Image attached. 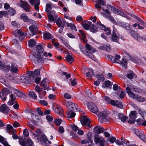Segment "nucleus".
I'll return each mask as SVG.
<instances>
[{
    "label": "nucleus",
    "mask_w": 146,
    "mask_h": 146,
    "mask_svg": "<svg viewBox=\"0 0 146 146\" xmlns=\"http://www.w3.org/2000/svg\"><path fill=\"white\" fill-rule=\"evenodd\" d=\"M53 59H49L46 58H42L41 57L40 54L37 55L34 60L36 64H42L45 62L46 63H48L49 61H54Z\"/></svg>",
    "instance_id": "f257e3e1"
},
{
    "label": "nucleus",
    "mask_w": 146,
    "mask_h": 146,
    "mask_svg": "<svg viewBox=\"0 0 146 146\" xmlns=\"http://www.w3.org/2000/svg\"><path fill=\"white\" fill-rule=\"evenodd\" d=\"M6 70H10L12 74H16L19 71L18 68V66L14 62H11V65H7Z\"/></svg>",
    "instance_id": "f03ea898"
},
{
    "label": "nucleus",
    "mask_w": 146,
    "mask_h": 146,
    "mask_svg": "<svg viewBox=\"0 0 146 146\" xmlns=\"http://www.w3.org/2000/svg\"><path fill=\"white\" fill-rule=\"evenodd\" d=\"M108 115V113L105 111L102 112L98 114V120L99 121L102 123L106 121L109 120V118L107 117Z\"/></svg>",
    "instance_id": "7ed1b4c3"
},
{
    "label": "nucleus",
    "mask_w": 146,
    "mask_h": 146,
    "mask_svg": "<svg viewBox=\"0 0 146 146\" xmlns=\"http://www.w3.org/2000/svg\"><path fill=\"white\" fill-rule=\"evenodd\" d=\"M88 109L94 113H96L98 111V109L97 106L92 102H89L87 104Z\"/></svg>",
    "instance_id": "20e7f679"
},
{
    "label": "nucleus",
    "mask_w": 146,
    "mask_h": 146,
    "mask_svg": "<svg viewBox=\"0 0 146 146\" xmlns=\"http://www.w3.org/2000/svg\"><path fill=\"white\" fill-rule=\"evenodd\" d=\"M131 35L138 41L142 42L143 41L146 42V38L144 36L141 37L140 36L138 33L133 31L130 32Z\"/></svg>",
    "instance_id": "39448f33"
},
{
    "label": "nucleus",
    "mask_w": 146,
    "mask_h": 146,
    "mask_svg": "<svg viewBox=\"0 0 146 146\" xmlns=\"http://www.w3.org/2000/svg\"><path fill=\"white\" fill-rule=\"evenodd\" d=\"M129 119L128 122L131 124L134 123L136 121L135 119L137 117V113L136 111H132L130 112L129 115Z\"/></svg>",
    "instance_id": "423d86ee"
},
{
    "label": "nucleus",
    "mask_w": 146,
    "mask_h": 146,
    "mask_svg": "<svg viewBox=\"0 0 146 146\" xmlns=\"http://www.w3.org/2000/svg\"><path fill=\"white\" fill-rule=\"evenodd\" d=\"M80 122L83 126H87L89 128L90 127V120L87 118L85 115H84L81 117Z\"/></svg>",
    "instance_id": "0eeeda50"
},
{
    "label": "nucleus",
    "mask_w": 146,
    "mask_h": 146,
    "mask_svg": "<svg viewBox=\"0 0 146 146\" xmlns=\"http://www.w3.org/2000/svg\"><path fill=\"white\" fill-rule=\"evenodd\" d=\"M82 47L80 48L81 51L86 55L88 57L94 60H96L94 56L90 52L87 51L86 47L82 46Z\"/></svg>",
    "instance_id": "6e6552de"
},
{
    "label": "nucleus",
    "mask_w": 146,
    "mask_h": 146,
    "mask_svg": "<svg viewBox=\"0 0 146 146\" xmlns=\"http://www.w3.org/2000/svg\"><path fill=\"white\" fill-rule=\"evenodd\" d=\"M96 26L99 29L104 30L107 35H109L111 34V31L110 28L108 27L106 28L105 26L102 23L98 22L96 24Z\"/></svg>",
    "instance_id": "1a4fd4ad"
},
{
    "label": "nucleus",
    "mask_w": 146,
    "mask_h": 146,
    "mask_svg": "<svg viewBox=\"0 0 146 146\" xmlns=\"http://www.w3.org/2000/svg\"><path fill=\"white\" fill-rule=\"evenodd\" d=\"M40 69H36L34 71H30L28 72L27 74L29 76L33 79L35 77L38 76L40 75Z\"/></svg>",
    "instance_id": "9d476101"
},
{
    "label": "nucleus",
    "mask_w": 146,
    "mask_h": 146,
    "mask_svg": "<svg viewBox=\"0 0 146 146\" xmlns=\"http://www.w3.org/2000/svg\"><path fill=\"white\" fill-rule=\"evenodd\" d=\"M32 80H33V79L31 78L29 76H22L20 77L19 81L20 82L25 84H29L31 82Z\"/></svg>",
    "instance_id": "9b49d317"
},
{
    "label": "nucleus",
    "mask_w": 146,
    "mask_h": 146,
    "mask_svg": "<svg viewBox=\"0 0 146 146\" xmlns=\"http://www.w3.org/2000/svg\"><path fill=\"white\" fill-rule=\"evenodd\" d=\"M68 104H69V106H68V108L70 110L76 111H82L80 110V108H78V106L76 104L70 102H68Z\"/></svg>",
    "instance_id": "f8f14e48"
},
{
    "label": "nucleus",
    "mask_w": 146,
    "mask_h": 146,
    "mask_svg": "<svg viewBox=\"0 0 146 146\" xmlns=\"http://www.w3.org/2000/svg\"><path fill=\"white\" fill-rule=\"evenodd\" d=\"M107 7L115 14L121 15H122L123 16H124L125 15V14L123 12H121L120 11L111 5H108L107 6Z\"/></svg>",
    "instance_id": "ddd939ff"
},
{
    "label": "nucleus",
    "mask_w": 146,
    "mask_h": 146,
    "mask_svg": "<svg viewBox=\"0 0 146 146\" xmlns=\"http://www.w3.org/2000/svg\"><path fill=\"white\" fill-rule=\"evenodd\" d=\"M48 80L47 78H44L41 81L40 85L42 86L44 90H46L47 91H49L51 90L50 88L49 87V85L47 83Z\"/></svg>",
    "instance_id": "4468645a"
},
{
    "label": "nucleus",
    "mask_w": 146,
    "mask_h": 146,
    "mask_svg": "<svg viewBox=\"0 0 146 146\" xmlns=\"http://www.w3.org/2000/svg\"><path fill=\"white\" fill-rule=\"evenodd\" d=\"M20 18L25 22H31L32 23H34L35 22V21L29 19L27 15L25 13L21 14L20 16Z\"/></svg>",
    "instance_id": "2eb2a0df"
},
{
    "label": "nucleus",
    "mask_w": 146,
    "mask_h": 146,
    "mask_svg": "<svg viewBox=\"0 0 146 146\" xmlns=\"http://www.w3.org/2000/svg\"><path fill=\"white\" fill-rule=\"evenodd\" d=\"M0 110L1 112L6 114L8 113L9 109L5 104H2L0 107Z\"/></svg>",
    "instance_id": "dca6fc26"
},
{
    "label": "nucleus",
    "mask_w": 146,
    "mask_h": 146,
    "mask_svg": "<svg viewBox=\"0 0 146 146\" xmlns=\"http://www.w3.org/2000/svg\"><path fill=\"white\" fill-rule=\"evenodd\" d=\"M10 99L7 103L8 104L9 106L13 105L14 103H16V98L13 94L10 96Z\"/></svg>",
    "instance_id": "f3484780"
},
{
    "label": "nucleus",
    "mask_w": 146,
    "mask_h": 146,
    "mask_svg": "<svg viewBox=\"0 0 146 146\" xmlns=\"http://www.w3.org/2000/svg\"><path fill=\"white\" fill-rule=\"evenodd\" d=\"M29 29L32 33V35L33 36L36 34L38 30V27L35 25H33L29 27Z\"/></svg>",
    "instance_id": "a211bd4d"
},
{
    "label": "nucleus",
    "mask_w": 146,
    "mask_h": 146,
    "mask_svg": "<svg viewBox=\"0 0 146 146\" xmlns=\"http://www.w3.org/2000/svg\"><path fill=\"white\" fill-rule=\"evenodd\" d=\"M42 44H39L36 45V51L39 54L42 53L44 51V48Z\"/></svg>",
    "instance_id": "6ab92c4d"
},
{
    "label": "nucleus",
    "mask_w": 146,
    "mask_h": 146,
    "mask_svg": "<svg viewBox=\"0 0 146 146\" xmlns=\"http://www.w3.org/2000/svg\"><path fill=\"white\" fill-rule=\"evenodd\" d=\"M125 89L126 91H137V90L139 91V90H138L137 88H136L132 84H128Z\"/></svg>",
    "instance_id": "aec40b11"
},
{
    "label": "nucleus",
    "mask_w": 146,
    "mask_h": 146,
    "mask_svg": "<svg viewBox=\"0 0 146 146\" xmlns=\"http://www.w3.org/2000/svg\"><path fill=\"white\" fill-rule=\"evenodd\" d=\"M43 35L44 38L45 40H49L53 37V36L48 32H44Z\"/></svg>",
    "instance_id": "412c9836"
},
{
    "label": "nucleus",
    "mask_w": 146,
    "mask_h": 146,
    "mask_svg": "<svg viewBox=\"0 0 146 146\" xmlns=\"http://www.w3.org/2000/svg\"><path fill=\"white\" fill-rule=\"evenodd\" d=\"M22 8H23L24 10L27 11H29L30 10L29 3L25 1H23L22 5H21Z\"/></svg>",
    "instance_id": "4be33fe9"
},
{
    "label": "nucleus",
    "mask_w": 146,
    "mask_h": 146,
    "mask_svg": "<svg viewBox=\"0 0 146 146\" xmlns=\"http://www.w3.org/2000/svg\"><path fill=\"white\" fill-rule=\"evenodd\" d=\"M117 62L122 65V68H123L125 69L127 67V62L126 59H123L121 61H118Z\"/></svg>",
    "instance_id": "5701e85b"
},
{
    "label": "nucleus",
    "mask_w": 146,
    "mask_h": 146,
    "mask_svg": "<svg viewBox=\"0 0 146 146\" xmlns=\"http://www.w3.org/2000/svg\"><path fill=\"white\" fill-rule=\"evenodd\" d=\"M37 139L41 142L45 143L48 141L47 137L44 135H42L41 136L38 137Z\"/></svg>",
    "instance_id": "b1692460"
},
{
    "label": "nucleus",
    "mask_w": 146,
    "mask_h": 146,
    "mask_svg": "<svg viewBox=\"0 0 146 146\" xmlns=\"http://www.w3.org/2000/svg\"><path fill=\"white\" fill-rule=\"evenodd\" d=\"M119 40V36L117 35L115 33L113 32L111 35V40L113 42H118Z\"/></svg>",
    "instance_id": "393cba45"
},
{
    "label": "nucleus",
    "mask_w": 146,
    "mask_h": 146,
    "mask_svg": "<svg viewBox=\"0 0 146 146\" xmlns=\"http://www.w3.org/2000/svg\"><path fill=\"white\" fill-rule=\"evenodd\" d=\"M100 49L103 50L108 52H109L110 50V46L108 44L107 45H104L102 46L99 47Z\"/></svg>",
    "instance_id": "a878e982"
},
{
    "label": "nucleus",
    "mask_w": 146,
    "mask_h": 146,
    "mask_svg": "<svg viewBox=\"0 0 146 146\" xmlns=\"http://www.w3.org/2000/svg\"><path fill=\"white\" fill-rule=\"evenodd\" d=\"M127 77L130 79H132L133 77H136V76L134 73L131 70L128 72L126 75Z\"/></svg>",
    "instance_id": "bb28decb"
},
{
    "label": "nucleus",
    "mask_w": 146,
    "mask_h": 146,
    "mask_svg": "<svg viewBox=\"0 0 146 146\" xmlns=\"http://www.w3.org/2000/svg\"><path fill=\"white\" fill-rule=\"evenodd\" d=\"M1 91H21L16 88V87H10L8 88H4Z\"/></svg>",
    "instance_id": "cd10ccee"
},
{
    "label": "nucleus",
    "mask_w": 146,
    "mask_h": 146,
    "mask_svg": "<svg viewBox=\"0 0 146 146\" xmlns=\"http://www.w3.org/2000/svg\"><path fill=\"white\" fill-rule=\"evenodd\" d=\"M103 139L102 137H100L99 135H96L94 137V141L95 143L97 144H98L101 140Z\"/></svg>",
    "instance_id": "c85d7f7f"
},
{
    "label": "nucleus",
    "mask_w": 146,
    "mask_h": 146,
    "mask_svg": "<svg viewBox=\"0 0 146 146\" xmlns=\"http://www.w3.org/2000/svg\"><path fill=\"white\" fill-rule=\"evenodd\" d=\"M56 22L58 26L60 27H61L62 28H64V24L59 18L57 19L56 20Z\"/></svg>",
    "instance_id": "c756f323"
},
{
    "label": "nucleus",
    "mask_w": 146,
    "mask_h": 146,
    "mask_svg": "<svg viewBox=\"0 0 146 146\" xmlns=\"http://www.w3.org/2000/svg\"><path fill=\"white\" fill-rule=\"evenodd\" d=\"M7 92H0V97L2 99V101H5L6 99V96L8 94Z\"/></svg>",
    "instance_id": "7c9ffc66"
},
{
    "label": "nucleus",
    "mask_w": 146,
    "mask_h": 146,
    "mask_svg": "<svg viewBox=\"0 0 146 146\" xmlns=\"http://www.w3.org/2000/svg\"><path fill=\"white\" fill-rule=\"evenodd\" d=\"M94 129H96V132L98 134H100L101 133H102L104 131V129L103 127H99L98 126H95L94 127Z\"/></svg>",
    "instance_id": "2f4dec72"
},
{
    "label": "nucleus",
    "mask_w": 146,
    "mask_h": 146,
    "mask_svg": "<svg viewBox=\"0 0 146 146\" xmlns=\"http://www.w3.org/2000/svg\"><path fill=\"white\" fill-rule=\"evenodd\" d=\"M66 58L67 61L70 64H71L74 61L73 57L70 54L66 55Z\"/></svg>",
    "instance_id": "473e14b6"
},
{
    "label": "nucleus",
    "mask_w": 146,
    "mask_h": 146,
    "mask_svg": "<svg viewBox=\"0 0 146 146\" xmlns=\"http://www.w3.org/2000/svg\"><path fill=\"white\" fill-rule=\"evenodd\" d=\"M76 115V113L72 111H69L67 113V117L68 118H72L74 117Z\"/></svg>",
    "instance_id": "72a5a7b5"
},
{
    "label": "nucleus",
    "mask_w": 146,
    "mask_h": 146,
    "mask_svg": "<svg viewBox=\"0 0 146 146\" xmlns=\"http://www.w3.org/2000/svg\"><path fill=\"white\" fill-rule=\"evenodd\" d=\"M28 96L30 98L33 99H36L37 98V96L34 92H29L28 94Z\"/></svg>",
    "instance_id": "f704fd0d"
},
{
    "label": "nucleus",
    "mask_w": 146,
    "mask_h": 146,
    "mask_svg": "<svg viewBox=\"0 0 146 146\" xmlns=\"http://www.w3.org/2000/svg\"><path fill=\"white\" fill-rule=\"evenodd\" d=\"M94 76L96 77L98 80L101 82H103L104 80V76L102 74H95L94 75Z\"/></svg>",
    "instance_id": "c9c22d12"
},
{
    "label": "nucleus",
    "mask_w": 146,
    "mask_h": 146,
    "mask_svg": "<svg viewBox=\"0 0 146 146\" xmlns=\"http://www.w3.org/2000/svg\"><path fill=\"white\" fill-rule=\"evenodd\" d=\"M67 26V27H70L71 29L72 30H74L75 31H77V29L76 27L75 26L74 24L66 23Z\"/></svg>",
    "instance_id": "e433bc0d"
},
{
    "label": "nucleus",
    "mask_w": 146,
    "mask_h": 146,
    "mask_svg": "<svg viewBox=\"0 0 146 146\" xmlns=\"http://www.w3.org/2000/svg\"><path fill=\"white\" fill-rule=\"evenodd\" d=\"M121 26L127 30H129L130 29V26L129 24L127 23H122L121 24Z\"/></svg>",
    "instance_id": "4c0bfd02"
},
{
    "label": "nucleus",
    "mask_w": 146,
    "mask_h": 146,
    "mask_svg": "<svg viewBox=\"0 0 146 146\" xmlns=\"http://www.w3.org/2000/svg\"><path fill=\"white\" fill-rule=\"evenodd\" d=\"M113 90L115 91H123L122 90V89L120 86H118L116 84H114L113 87Z\"/></svg>",
    "instance_id": "58836bf2"
},
{
    "label": "nucleus",
    "mask_w": 146,
    "mask_h": 146,
    "mask_svg": "<svg viewBox=\"0 0 146 146\" xmlns=\"http://www.w3.org/2000/svg\"><path fill=\"white\" fill-rule=\"evenodd\" d=\"M36 42L33 39H31L29 42V46L32 47L34 46L36 44Z\"/></svg>",
    "instance_id": "ea45409f"
},
{
    "label": "nucleus",
    "mask_w": 146,
    "mask_h": 146,
    "mask_svg": "<svg viewBox=\"0 0 146 146\" xmlns=\"http://www.w3.org/2000/svg\"><path fill=\"white\" fill-rule=\"evenodd\" d=\"M35 3L34 4V7L37 11H39V6L40 5V0H36Z\"/></svg>",
    "instance_id": "a19ab883"
},
{
    "label": "nucleus",
    "mask_w": 146,
    "mask_h": 146,
    "mask_svg": "<svg viewBox=\"0 0 146 146\" xmlns=\"http://www.w3.org/2000/svg\"><path fill=\"white\" fill-rule=\"evenodd\" d=\"M8 13L11 16L13 15L15 13V11L14 9L10 8L9 10Z\"/></svg>",
    "instance_id": "79ce46f5"
},
{
    "label": "nucleus",
    "mask_w": 146,
    "mask_h": 146,
    "mask_svg": "<svg viewBox=\"0 0 146 146\" xmlns=\"http://www.w3.org/2000/svg\"><path fill=\"white\" fill-rule=\"evenodd\" d=\"M129 96L133 99L136 98L137 97V95L134 94L133 92H126Z\"/></svg>",
    "instance_id": "37998d69"
},
{
    "label": "nucleus",
    "mask_w": 146,
    "mask_h": 146,
    "mask_svg": "<svg viewBox=\"0 0 146 146\" xmlns=\"http://www.w3.org/2000/svg\"><path fill=\"white\" fill-rule=\"evenodd\" d=\"M6 76L8 79L11 81L13 80L16 78L15 76L11 75L10 74H8L6 75Z\"/></svg>",
    "instance_id": "c03bdc74"
},
{
    "label": "nucleus",
    "mask_w": 146,
    "mask_h": 146,
    "mask_svg": "<svg viewBox=\"0 0 146 146\" xmlns=\"http://www.w3.org/2000/svg\"><path fill=\"white\" fill-rule=\"evenodd\" d=\"M82 0H75L76 4L80 6L83 7L84 5Z\"/></svg>",
    "instance_id": "a18cd8bd"
},
{
    "label": "nucleus",
    "mask_w": 146,
    "mask_h": 146,
    "mask_svg": "<svg viewBox=\"0 0 146 146\" xmlns=\"http://www.w3.org/2000/svg\"><path fill=\"white\" fill-rule=\"evenodd\" d=\"M97 28L94 25H92L90 27V31L92 32L95 33L97 31Z\"/></svg>",
    "instance_id": "49530a36"
},
{
    "label": "nucleus",
    "mask_w": 146,
    "mask_h": 146,
    "mask_svg": "<svg viewBox=\"0 0 146 146\" xmlns=\"http://www.w3.org/2000/svg\"><path fill=\"white\" fill-rule=\"evenodd\" d=\"M52 9L51 4L47 3L46 4V11L49 12Z\"/></svg>",
    "instance_id": "de8ad7c7"
},
{
    "label": "nucleus",
    "mask_w": 146,
    "mask_h": 146,
    "mask_svg": "<svg viewBox=\"0 0 146 146\" xmlns=\"http://www.w3.org/2000/svg\"><path fill=\"white\" fill-rule=\"evenodd\" d=\"M135 99L137 101L140 102H143L145 100L144 98L137 95V97H136Z\"/></svg>",
    "instance_id": "09e8293b"
},
{
    "label": "nucleus",
    "mask_w": 146,
    "mask_h": 146,
    "mask_svg": "<svg viewBox=\"0 0 146 146\" xmlns=\"http://www.w3.org/2000/svg\"><path fill=\"white\" fill-rule=\"evenodd\" d=\"M91 73L89 72H87L86 74V77H88L90 78H91L92 77V75L94 76V74L93 72V70L92 69L91 70Z\"/></svg>",
    "instance_id": "8fccbe9b"
},
{
    "label": "nucleus",
    "mask_w": 146,
    "mask_h": 146,
    "mask_svg": "<svg viewBox=\"0 0 146 146\" xmlns=\"http://www.w3.org/2000/svg\"><path fill=\"white\" fill-rule=\"evenodd\" d=\"M39 97L40 99L44 98H45V96L46 95V92H38Z\"/></svg>",
    "instance_id": "3c124183"
},
{
    "label": "nucleus",
    "mask_w": 146,
    "mask_h": 146,
    "mask_svg": "<svg viewBox=\"0 0 146 146\" xmlns=\"http://www.w3.org/2000/svg\"><path fill=\"white\" fill-rule=\"evenodd\" d=\"M15 93L19 97H21L23 95H24L26 97L27 96V95H25L23 94V92H15Z\"/></svg>",
    "instance_id": "603ef678"
},
{
    "label": "nucleus",
    "mask_w": 146,
    "mask_h": 146,
    "mask_svg": "<svg viewBox=\"0 0 146 146\" xmlns=\"http://www.w3.org/2000/svg\"><path fill=\"white\" fill-rule=\"evenodd\" d=\"M139 113L141 115L144 121H146V113L145 112L140 111Z\"/></svg>",
    "instance_id": "864d4df0"
},
{
    "label": "nucleus",
    "mask_w": 146,
    "mask_h": 146,
    "mask_svg": "<svg viewBox=\"0 0 146 146\" xmlns=\"http://www.w3.org/2000/svg\"><path fill=\"white\" fill-rule=\"evenodd\" d=\"M135 132L136 135L140 138H141V134H144L143 133L140 132V131L137 129L135 130Z\"/></svg>",
    "instance_id": "5fc2aeb1"
},
{
    "label": "nucleus",
    "mask_w": 146,
    "mask_h": 146,
    "mask_svg": "<svg viewBox=\"0 0 146 146\" xmlns=\"http://www.w3.org/2000/svg\"><path fill=\"white\" fill-rule=\"evenodd\" d=\"M92 136V133L91 132H89L87 135V139H88V141H89L90 142H92V140L91 138V137Z\"/></svg>",
    "instance_id": "6e6d98bb"
},
{
    "label": "nucleus",
    "mask_w": 146,
    "mask_h": 146,
    "mask_svg": "<svg viewBox=\"0 0 146 146\" xmlns=\"http://www.w3.org/2000/svg\"><path fill=\"white\" fill-rule=\"evenodd\" d=\"M104 99L106 101L107 104H110V103L111 100L110 98L106 96H105L104 97Z\"/></svg>",
    "instance_id": "4d7b16f0"
},
{
    "label": "nucleus",
    "mask_w": 146,
    "mask_h": 146,
    "mask_svg": "<svg viewBox=\"0 0 146 146\" xmlns=\"http://www.w3.org/2000/svg\"><path fill=\"white\" fill-rule=\"evenodd\" d=\"M62 42L68 48L70 49L71 48L69 44L68 41L67 40L65 39Z\"/></svg>",
    "instance_id": "13d9d810"
},
{
    "label": "nucleus",
    "mask_w": 146,
    "mask_h": 146,
    "mask_svg": "<svg viewBox=\"0 0 146 146\" xmlns=\"http://www.w3.org/2000/svg\"><path fill=\"white\" fill-rule=\"evenodd\" d=\"M8 13L6 11H0V17H2L3 15L7 17Z\"/></svg>",
    "instance_id": "bf43d9fd"
},
{
    "label": "nucleus",
    "mask_w": 146,
    "mask_h": 146,
    "mask_svg": "<svg viewBox=\"0 0 146 146\" xmlns=\"http://www.w3.org/2000/svg\"><path fill=\"white\" fill-rule=\"evenodd\" d=\"M7 132L9 133H10L11 132V130L13 129V127L10 124H8L7 125Z\"/></svg>",
    "instance_id": "052dcab7"
},
{
    "label": "nucleus",
    "mask_w": 146,
    "mask_h": 146,
    "mask_svg": "<svg viewBox=\"0 0 146 146\" xmlns=\"http://www.w3.org/2000/svg\"><path fill=\"white\" fill-rule=\"evenodd\" d=\"M115 106L120 108H122L123 105L122 102L120 101H117V103Z\"/></svg>",
    "instance_id": "680f3d73"
},
{
    "label": "nucleus",
    "mask_w": 146,
    "mask_h": 146,
    "mask_svg": "<svg viewBox=\"0 0 146 146\" xmlns=\"http://www.w3.org/2000/svg\"><path fill=\"white\" fill-rule=\"evenodd\" d=\"M62 120L59 119H56L54 120L55 124L58 126H59L61 123Z\"/></svg>",
    "instance_id": "e2e57ef3"
},
{
    "label": "nucleus",
    "mask_w": 146,
    "mask_h": 146,
    "mask_svg": "<svg viewBox=\"0 0 146 146\" xmlns=\"http://www.w3.org/2000/svg\"><path fill=\"white\" fill-rule=\"evenodd\" d=\"M27 144L28 146H33V142L31 139L27 141Z\"/></svg>",
    "instance_id": "0e129e2a"
},
{
    "label": "nucleus",
    "mask_w": 146,
    "mask_h": 146,
    "mask_svg": "<svg viewBox=\"0 0 146 146\" xmlns=\"http://www.w3.org/2000/svg\"><path fill=\"white\" fill-rule=\"evenodd\" d=\"M85 94L90 98L94 96V94H92L91 92H85Z\"/></svg>",
    "instance_id": "69168bd1"
},
{
    "label": "nucleus",
    "mask_w": 146,
    "mask_h": 146,
    "mask_svg": "<svg viewBox=\"0 0 146 146\" xmlns=\"http://www.w3.org/2000/svg\"><path fill=\"white\" fill-rule=\"evenodd\" d=\"M107 58L108 59L111 61L113 62H114V59H115V57L112 56L110 55H107Z\"/></svg>",
    "instance_id": "338daca9"
},
{
    "label": "nucleus",
    "mask_w": 146,
    "mask_h": 146,
    "mask_svg": "<svg viewBox=\"0 0 146 146\" xmlns=\"http://www.w3.org/2000/svg\"><path fill=\"white\" fill-rule=\"evenodd\" d=\"M64 97L65 98L67 99H71L72 98L71 96L67 93L64 94Z\"/></svg>",
    "instance_id": "774afa93"
}]
</instances>
